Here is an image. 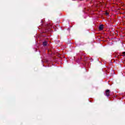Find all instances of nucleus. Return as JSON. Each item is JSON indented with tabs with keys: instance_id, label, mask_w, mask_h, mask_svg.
Returning <instances> with one entry per match:
<instances>
[{
	"instance_id": "1",
	"label": "nucleus",
	"mask_w": 125,
	"mask_h": 125,
	"mask_svg": "<svg viewBox=\"0 0 125 125\" xmlns=\"http://www.w3.org/2000/svg\"><path fill=\"white\" fill-rule=\"evenodd\" d=\"M111 92V91L109 89H106L105 90V96H107V97H109L110 96V93Z\"/></svg>"
},
{
	"instance_id": "2",
	"label": "nucleus",
	"mask_w": 125,
	"mask_h": 125,
	"mask_svg": "<svg viewBox=\"0 0 125 125\" xmlns=\"http://www.w3.org/2000/svg\"><path fill=\"white\" fill-rule=\"evenodd\" d=\"M99 30H100V31H102V30H103V29H104L103 25V24H101L99 26Z\"/></svg>"
},
{
	"instance_id": "3",
	"label": "nucleus",
	"mask_w": 125,
	"mask_h": 125,
	"mask_svg": "<svg viewBox=\"0 0 125 125\" xmlns=\"http://www.w3.org/2000/svg\"><path fill=\"white\" fill-rule=\"evenodd\" d=\"M43 45L44 46H46L47 45V42L44 41L43 42Z\"/></svg>"
},
{
	"instance_id": "4",
	"label": "nucleus",
	"mask_w": 125,
	"mask_h": 125,
	"mask_svg": "<svg viewBox=\"0 0 125 125\" xmlns=\"http://www.w3.org/2000/svg\"><path fill=\"white\" fill-rule=\"evenodd\" d=\"M105 15H106L107 16H108V15H109V13H108V12H105Z\"/></svg>"
},
{
	"instance_id": "5",
	"label": "nucleus",
	"mask_w": 125,
	"mask_h": 125,
	"mask_svg": "<svg viewBox=\"0 0 125 125\" xmlns=\"http://www.w3.org/2000/svg\"><path fill=\"white\" fill-rule=\"evenodd\" d=\"M123 55L122 56H125V52H123Z\"/></svg>"
},
{
	"instance_id": "6",
	"label": "nucleus",
	"mask_w": 125,
	"mask_h": 125,
	"mask_svg": "<svg viewBox=\"0 0 125 125\" xmlns=\"http://www.w3.org/2000/svg\"><path fill=\"white\" fill-rule=\"evenodd\" d=\"M41 23H42V21H41Z\"/></svg>"
}]
</instances>
